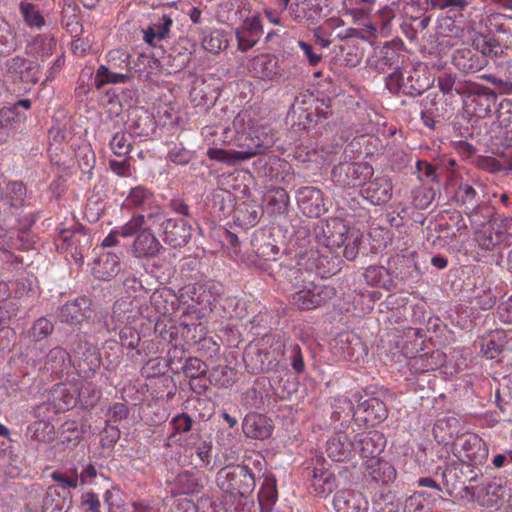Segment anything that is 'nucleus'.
I'll return each mask as SVG.
<instances>
[{"label":"nucleus","mask_w":512,"mask_h":512,"mask_svg":"<svg viewBox=\"0 0 512 512\" xmlns=\"http://www.w3.org/2000/svg\"><path fill=\"white\" fill-rule=\"evenodd\" d=\"M285 351L286 344L281 337L267 335L258 344L246 349L243 356L245 367L251 374L276 371Z\"/></svg>","instance_id":"f257e3e1"},{"label":"nucleus","mask_w":512,"mask_h":512,"mask_svg":"<svg viewBox=\"0 0 512 512\" xmlns=\"http://www.w3.org/2000/svg\"><path fill=\"white\" fill-rule=\"evenodd\" d=\"M217 487L231 498H247L255 487V475L244 464H228L222 467L215 477Z\"/></svg>","instance_id":"f03ea898"},{"label":"nucleus","mask_w":512,"mask_h":512,"mask_svg":"<svg viewBox=\"0 0 512 512\" xmlns=\"http://www.w3.org/2000/svg\"><path fill=\"white\" fill-rule=\"evenodd\" d=\"M254 148L249 147L245 151H213L212 159L226 162L228 164H236L238 162L246 161L255 155L264 153L267 149L273 146L274 136L271 134L269 127H262L255 129L251 134Z\"/></svg>","instance_id":"7ed1b4c3"},{"label":"nucleus","mask_w":512,"mask_h":512,"mask_svg":"<svg viewBox=\"0 0 512 512\" xmlns=\"http://www.w3.org/2000/svg\"><path fill=\"white\" fill-rule=\"evenodd\" d=\"M373 173V167L367 162H341L333 167L331 179L340 187L351 188L364 184Z\"/></svg>","instance_id":"20e7f679"},{"label":"nucleus","mask_w":512,"mask_h":512,"mask_svg":"<svg viewBox=\"0 0 512 512\" xmlns=\"http://www.w3.org/2000/svg\"><path fill=\"white\" fill-rule=\"evenodd\" d=\"M351 229L340 218H330L314 228V234L319 244L330 250L340 249L347 241Z\"/></svg>","instance_id":"39448f33"},{"label":"nucleus","mask_w":512,"mask_h":512,"mask_svg":"<svg viewBox=\"0 0 512 512\" xmlns=\"http://www.w3.org/2000/svg\"><path fill=\"white\" fill-rule=\"evenodd\" d=\"M90 236L85 233L82 226L74 224L70 228H61L55 239L56 249L60 252H68L72 257L82 259V251L88 246Z\"/></svg>","instance_id":"423d86ee"},{"label":"nucleus","mask_w":512,"mask_h":512,"mask_svg":"<svg viewBox=\"0 0 512 512\" xmlns=\"http://www.w3.org/2000/svg\"><path fill=\"white\" fill-rule=\"evenodd\" d=\"M467 113L477 118H485L491 112L495 94L471 82L467 92L462 95Z\"/></svg>","instance_id":"0eeeda50"},{"label":"nucleus","mask_w":512,"mask_h":512,"mask_svg":"<svg viewBox=\"0 0 512 512\" xmlns=\"http://www.w3.org/2000/svg\"><path fill=\"white\" fill-rule=\"evenodd\" d=\"M335 296V289L327 285H312L295 292L292 304L300 310L316 309L325 305Z\"/></svg>","instance_id":"6e6552de"},{"label":"nucleus","mask_w":512,"mask_h":512,"mask_svg":"<svg viewBox=\"0 0 512 512\" xmlns=\"http://www.w3.org/2000/svg\"><path fill=\"white\" fill-rule=\"evenodd\" d=\"M462 461L474 465L482 464L488 456L485 442L476 434L466 433L456 438L453 444Z\"/></svg>","instance_id":"1a4fd4ad"},{"label":"nucleus","mask_w":512,"mask_h":512,"mask_svg":"<svg viewBox=\"0 0 512 512\" xmlns=\"http://www.w3.org/2000/svg\"><path fill=\"white\" fill-rule=\"evenodd\" d=\"M92 300L86 296H80L62 305L57 312V318L61 323L70 326H79L85 320L91 318Z\"/></svg>","instance_id":"9d476101"},{"label":"nucleus","mask_w":512,"mask_h":512,"mask_svg":"<svg viewBox=\"0 0 512 512\" xmlns=\"http://www.w3.org/2000/svg\"><path fill=\"white\" fill-rule=\"evenodd\" d=\"M385 443L384 435L379 431H366L355 436L354 450L358 451L363 459H378Z\"/></svg>","instance_id":"9b49d317"},{"label":"nucleus","mask_w":512,"mask_h":512,"mask_svg":"<svg viewBox=\"0 0 512 512\" xmlns=\"http://www.w3.org/2000/svg\"><path fill=\"white\" fill-rule=\"evenodd\" d=\"M396 469L394 466L380 458L366 460L364 477L368 482L376 485H388L396 479Z\"/></svg>","instance_id":"f8f14e48"},{"label":"nucleus","mask_w":512,"mask_h":512,"mask_svg":"<svg viewBox=\"0 0 512 512\" xmlns=\"http://www.w3.org/2000/svg\"><path fill=\"white\" fill-rule=\"evenodd\" d=\"M354 415L368 426H375L387 418L385 403L378 398H368L360 402Z\"/></svg>","instance_id":"ddd939ff"},{"label":"nucleus","mask_w":512,"mask_h":512,"mask_svg":"<svg viewBox=\"0 0 512 512\" xmlns=\"http://www.w3.org/2000/svg\"><path fill=\"white\" fill-rule=\"evenodd\" d=\"M164 242L173 248L185 246L192 237V227L182 219L169 218L163 228Z\"/></svg>","instance_id":"4468645a"},{"label":"nucleus","mask_w":512,"mask_h":512,"mask_svg":"<svg viewBox=\"0 0 512 512\" xmlns=\"http://www.w3.org/2000/svg\"><path fill=\"white\" fill-rule=\"evenodd\" d=\"M72 507V495L69 490L60 489L59 485L47 488L42 500V512H68Z\"/></svg>","instance_id":"2eb2a0df"},{"label":"nucleus","mask_w":512,"mask_h":512,"mask_svg":"<svg viewBox=\"0 0 512 512\" xmlns=\"http://www.w3.org/2000/svg\"><path fill=\"white\" fill-rule=\"evenodd\" d=\"M333 505L337 512L368 511V501L362 493L355 490L338 491L334 496Z\"/></svg>","instance_id":"dca6fc26"},{"label":"nucleus","mask_w":512,"mask_h":512,"mask_svg":"<svg viewBox=\"0 0 512 512\" xmlns=\"http://www.w3.org/2000/svg\"><path fill=\"white\" fill-rule=\"evenodd\" d=\"M362 196L373 205L387 203L392 197V183L387 176L376 177L361 190Z\"/></svg>","instance_id":"f3484780"},{"label":"nucleus","mask_w":512,"mask_h":512,"mask_svg":"<svg viewBox=\"0 0 512 512\" xmlns=\"http://www.w3.org/2000/svg\"><path fill=\"white\" fill-rule=\"evenodd\" d=\"M9 74L19 78L22 82L37 83L39 81L38 65L21 56H15L6 61Z\"/></svg>","instance_id":"a211bd4d"},{"label":"nucleus","mask_w":512,"mask_h":512,"mask_svg":"<svg viewBox=\"0 0 512 512\" xmlns=\"http://www.w3.org/2000/svg\"><path fill=\"white\" fill-rule=\"evenodd\" d=\"M455 67L465 73H475L487 66V60L478 50L457 49L452 57Z\"/></svg>","instance_id":"6ab92c4d"},{"label":"nucleus","mask_w":512,"mask_h":512,"mask_svg":"<svg viewBox=\"0 0 512 512\" xmlns=\"http://www.w3.org/2000/svg\"><path fill=\"white\" fill-rule=\"evenodd\" d=\"M354 451V442L342 431L335 433L326 442L327 456L336 462L348 459Z\"/></svg>","instance_id":"aec40b11"},{"label":"nucleus","mask_w":512,"mask_h":512,"mask_svg":"<svg viewBox=\"0 0 512 512\" xmlns=\"http://www.w3.org/2000/svg\"><path fill=\"white\" fill-rule=\"evenodd\" d=\"M207 483V477L201 471H182L175 480L174 484L180 494H199L204 490Z\"/></svg>","instance_id":"412c9836"},{"label":"nucleus","mask_w":512,"mask_h":512,"mask_svg":"<svg viewBox=\"0 0 512 512\" xmlns=\"http://www.w3.org/2000/svg\"><path fill=\"white\" fill-rule=\"evenodd\" d=\"M250 71L263 80H274L281 73L278 59L271 54L260 55L250 62Z\"/></svg>","instance_id":"4be33fe9"},{"label":"nucleus","mask_w":512,"mask_h":512,"mask_svg":"<svg viewBox=\"0 0 512 512\" xmlns=\"http://www.w3.org/2000/svg\"><path fill=\"white\" fill-rule=\"evenodd\" d=\"M162 248L156 236L149 230H142L136 236L132 245V253L137 258H152L159 254Z\"/></svg>","instance_id":"5701e85b"},{"label":"nucleus","mask_w":512,"mask_h":512,"mask_svg":"<svg viewBox=\"0 0 512 512\" xmlns=\"http://www.w3.org/2000/svg\"><path fill=\"white\" fill-rule=\"evenodd\" d=\"M120 271L119 257L111 252L100 254L94 261L92 272L95 278L101 281H109Z\"/></svg>","instance_id":"b1692460"},{"label":"nucleus","mask_w":512,"mask_h":512,"mask_svg":"<svg viewBox=\"0 0 512 512\" xmlns=\"http://www.w3.org/2000/svg\"><path fill=\"white\" fill-rule=\"evenodd\" d=\"M392 265V276L402 282L418 281L420 279V270L411 257L396 255L389 260Z\"/></svg>","instance_id":"393cba45"},{"label":"nucleus","mask_w":512,"mask_h":512,"mask_svg":"<svg viewBox=\"0 0 512 512\" xmlns=\"http://www.w3.org/2000/svg\"><path fill=\"white\" fill-rule=\"evenodd\" d=\"M299 202L303 205L304 211L310 216H319L325 211L323 193L320 189L312 186L299 189Z\"/></svg>","instance_id":"a878e982"},{"label":"nucleus","mask_w":512,"mask_h":512,"mask_svg":"<svg viewBox=\"0 0 512 512\" xmlns=\"http://www.w3.org/2000/svg\"><path fill=\"white\" fill-rule=\"evenodd\" d=\"M479 226L480 228L475 232V241L483 250L491 251L506 239L504 232L492 223H484Z\"/></svg>","instance_id":"bb28decb"},{"label":"nucleus","mask_w":512,"mask_h":512,"mask_svg":"<svg viewBox=\"0 0 512 512\" xmlns=\"http://www.w3.org/2000/svg\"><path fill=\"white\" fill-rule=\"evenodd\" d=\"M244 433L254 439L268 438L272 433V426L267 418L260 414L248 415L243 422Z\"/></svg>","instance_id":"cd10ccee"},{"label":"nucleus","mask_w":512,"mask_h":512,"mask_svg":"<svg viewBox=\"0 0 512 512\" xmlns=\"http://www.w3.org/2000/svg\"><path fill=\"white\" fill-rule=\"evenodd\" d=\"M364 279L371 286L390 290L393 286L392 265L390 264L389 268L377 265L369 266L364 272Z\"/></svg>","instance_id":"c85d7f7f"},{"label":"nucleus","mask_w":512,"mask_h":512,"mask_svg":"<svg viewBox=\"0 0 512 512\" xmlns=\"http://www.w3.org/2000/svg\"><path fill=\"white\" fill-rule=\"evenodd\" d=\"M73 353L79 362V367H82V362L86 364L87 369L94 370L100 365V358L96 348L87 341L79 339L73 346Z\"/></svg>","instance_id":"c756f323"},{"label":"nucleus","mask_w":512,"mask_h":512,"mask_svg":"<svg viewBox=\"0 0 512 512\" xmlns=\"http://www.w3.org/2000/svg\"><path fill=\"white\" fill-rule=\"evenodd\" d=\"M156 202L154 193L145 186L139 185L132 188L125 199L127 208H140L145 210Z\"/></svg>","instance_id":"7c9ffc66"},{"label":"nucleus","mask_w":512,"mask_h":512,"mask_svg":"<svg viewBox=\"0 0 512 512\" xmlns=\"http://www.w3.org/2000/svg\"><path fill=\"white\" fill-rule=\"evenodd\" d=\"M415 71H405V73L393 72L390 77L396 79L398 86L402 89L403 93L411 96L421 95L425 90L426 86L418 78L414 77Z\"/></svg>","instance_id":"2f4dec72"},{"label":"nucleus","mask_w":512,"mask_h":512,"mask_svg":"<svg viewBox=\"0 0 512 512\" xmlns=\"http://www.w3.org/2000/svg\"><path fill=\"white\" fill-rule=\"evenodd\" d=\"M457 198L460 205L464 206L465 210H467L477 203H480L481 200L486 198V195L484 193V187L481 184L472 186L467 183H462L458 187Z\"/></svg>","instance_id":"473e14b6"},{"label":"nucleus","mask_w":512,"mask_h":512,"mask_svg":"<svg viewBox=\"0 0 512 512\" xmlns=\"http://www.w3.org/2000/svg\"><path fill=\"white\" fill-rule=\"evenodd\" d=\"M254 252L264 260H277L280 253L279 247L273 243L270 237L265 234L255 235L251 241Z\"/></svg>","instance_id":"72a5a7b5"},{"label":"nucleus","mask_w":512,"mask_h":512,"mask_svg":"<svg viewBox=\"0 0 512 512\" xmlns=\"http://www.w3.org/2000/svg\"><path fill=\"white\" fill-rule=\"evenodd\" d=\"M502 493L503 486L496 481H490L478 489L477 500L482 506L494 507L501 499Z\"/></svg>","instance_id":"f704fd0d"},{"label":"nucleus","mask_w":512,"mask_h":512,"mask_svg":"<svg viewBox=\"0 0 512 512\" xmlns=\"http://www.w3.org/2000/svg\"><path fill=\"white\" fill-rule=\"evenodd\" d=\"M471 82L457 81V76L452 73H442L437 77V87L443 94L455 91L462 97L469 89Z\"/></svg>","instance_id":"c9c22d12"},{"label":"nucleus","mask_w":512,"mask_h":512,"mask_svg":"<svg viewBox=\"0 0 512 512\" xmlns=\"http://www.w3.org/2000/svg\"><path fill=\"white\" fill-rule=\"evenodd\" d=\"M493 22L498 41L505 49L512 48V17L497 15L493 17Z\"/></svg>","instance_id":"e433bc0d"},{"label":"nucleus","mask_w":512,"mask_h":512,"mask_svg":"<svg viewBox=\"0 0 512 512\" xmlns=\"http://www.w3.org/2000/svg\"><path fill=\"white\" fill-rule=\"evenodd\" d=\"M19 11L28 27L40 29L45 26L44 16L35 4L27 1H21L19 4Z\"/></svg>","instance_id":"4c0bfd02"},{"label":"nucleus","mask_w":512,"mask_h":512,"mask_svg":"<svg viewBox=\"0 0 512 512\" xmlns=\"http://www.w3.org/2000/svg\"><path fill=\"white\" fill-rule=\"evenodd\" d=\"M465 214L468 216L471 224L479 226L484 223H491L490 218L492 217L493 209L489 205V201L484 198L480 203L465 210Z\"/></svg>","instance_id":"58836bf2"},{"label":"nucleus","mask_w":512,"mask_h":512,"mask_svg":"<svg viewBox=\"0 0 512 512\" xmlns=\"http://www.w3.org/2000/svg\"><path fill=\"white\" fill-rule=\"evenodd\" d=\"M132 79L129 73H119L111 70L110 67L101 65L95 76V82L97 88L102 87L105 84H117L127 83Z\"/></svg>","instance_id":"ea45409f"},{"label":"nucleus","mask_w":512,"mask_h":512,"mask_svg":"<svg viewBox=\"0 0 512 512\" xmlns=\"http://www.w3.org/2000/svg\"><path fill=\"white\" fill-rule=\"evenodd\" d=\"M27 190L22 182L14 181L7 184L4 200L11 207L20 208L25 205Z\"/></svg>","instance_id":"a19ab883"},{"label":"nucleus","mask_w":512,"mask_h":512,"mask_svg":"<svg viewBox=\"0 0 512 512\" xmlns=\"http://www.w3.org/2000/svg\"><path fill=\"white\" fill-rule=\"evenodd\" d=\"M140 213L144 220V229L151 231L152 228L160 226L164 228L169 218L166 217L164 210L155 202Z\"/></svg>","instance_id":"79ce46f5"},{"label":"nucleus","mask_w":512,"mask_h":512,"mask_svg":"<svg viewBox=\"0 0 512 512\" xmlns=\"http://www.w3.org/2000/svg\"><path fill=\"white\" fill-rule=\"evenodd\" d=\"M236 371L229 366H216L208 376L211 384L219 387H229L235 382Z\"/></svg>","instance_id":"37998d69"},{"label":"nucleus","mask_w":512,"mask_h":512,"mask_svg":"<svg viewBox=\"0 0 512 512\" xmlns=\"http://www.w3.org/2000/svg\"><path fill=\"white\" fill-rule=\"evenodd\" d=\"M399 53L392 46H384L375 61V67L380 72H387L391 68H398Z\"/></svg>","instance_id":"c03bdc74"},{"label":"nucleus","mask_w":512,"mask_h":512,"mask_svg":"<svg viewBox=\"0 0 512 512\" xmlns=\"http://www.w3.org/2000/svg\"><path fill=\"white\" fill-rule=\"evenodd\" d=\"M110 149L117 157H125L132 150V135L125 132H117L109 142Z\"/></svg>","instance_id":"a18cd8bd"},{"label":"nucleus","mask_w":512,"mask_h":512,"mask_svg":"<svg viewBox=\"0 0 512 512\" xmlns=\"http://www.w3.org/2000/svg\"><path fill=\"white\" fill-rule=\"evenodd\" d=\"M130 129L137 136H147L155 130V123L150 114L142 111L140 115H135L131 119Z\"/></svg>","instance_id":"49530a36"},{"label":"nucleus","mask_w":512,"mask_h":512,"mask_svg":"<svg viewBox=\"0 0 512 512\" xmlns=\"http://www.w3.org/2000/svg\"><path fill=\"white\" fill-rule=\"evenodd\" d=\"M16 46V33L8 22L0 18V54H9Z\"/></svg>","instance_id":"de8ad7c7"},{"label":"nucleus","mask_w":512,"mask_h":512,"mask_svg":"<svg viewBox=\"0 0 512 512\" xmlns=\"http://www.w3.org/2000/svg\"><path fill=\"white\" fill-rule=\"evenodd\" d=\"M201 44L205 50L215 54L228 47L224 32L217 29L204 36Z\"/></svg>","instance_id":"09e8293b"},{"label":"nucleus","mask_w":512,"mask_h":512,"mask_svg":"<svg viewBox=\"0 0 512 512\" xmlns=\"http://www.w3.org/2000/svg\"><path fill=\"white\" fill-rule=\"evenodd\" d=\"M335 479L331 473L314 469L312 486L317 494L331 493Z\"/></svg>","instance_id":"8fccbe9b"},{"label":"nucleus","mask_w":512,"mask_h":512,"mask_svg":"<svg viewBox=\"0 0 512 512\" xmlns=\"http://www.w3.org/2000/svg\"><path fill=\"white\" fill-rule=\"evenodd\" d=\"M77 160L81 172L87 176V179H91L96 164L94 151L87 146L81 148L77 154Z\"/></svg>","instance_id":"3c124183"},{"label":"nucleus","mask_w":512,"mask_h":512,"mask_svg":"<svg viewBox=\"0 0 512 512\" xmlns=\"http://www.w3.org/2000/svg\"><path fill=\"white\" fill-rule=\"evenodd\" d=\"M61 23L66 30L71 33L78 35L82 31L80 24V18L76 13L75 7L68 5L62 10Z\"/></svg>","instance_id":"603ef678"},{"label":"nucleus","mask_w":512,"mask_h":512,"mask_svg":"<svg viewBox=\"0 0 512 512\" xmlns=\"http://www.w3.org/2000/svg\"><path fill=\"white\" fill-rule=\"evenodd\" d=\"M15 115L13 109H0V145L6 143L11 137Z\"/></svg>","instance_id":"864d4df0"},{"label":"nucleus","mask_w":512,"mask_h":512,"mask_svg":"<svg viewBox=\"0 0 512 512\" xmlns=\"http://www.w3.org/2000/svg\"><path fill=\"white\" fill-rule=\"evenodd\" d=\"M182 369L186 377L190 379H198L206 375L208 366L197 357H189L186 359Z\"/></svg>","instance_id":"5fc2aeb1"},{"label":"nucleus","mask_w":512,"mask_h":512,"mask_svg":"<svg viewBox=\"0 0 512 512\" xmlns=\"http://www.w3.org/2000/svg\"><path fill=\"white\" fill-rule=\"evenodd\" d=\"M478 52L483 55L489 62V59H496L504 54L505 47L498 41L497 38L483 40L482 44H478Z\"/></svg>","instance_id":"6e6d98bb"},{"label":"nucleus","mask_w":512,"mask_h":512,"mask_svg":"<svg viewBox=\"0 0 512 512\" xmlns=\"http://www.w3.org/2000/svg\"><path fill=\"white\" fill-rule=\"evenodd\" d=\"M51 478L60 484V489H74L79 485V477L76 469H72L69 472L54 471L51 474Z\"/></svg>","instance_id":"4d7b16f0"},{"label":"nucleus","mask_w":512,"mask_h":512,"mask_svg":"<svg viewBox=\"0 0 512 512\" xmlns=\"http://www.w3.org/2000/svg\"><path fill=\"white\" fill-rule=\"evenodd\" d=\"M169 425L173 430L172 433L168 436V439L171 440L177 434L186 433L192 430L193 419L188 414L181 413L173 417L169 422Z\"/></svg>","instance_id":"13d9d810"},{"label":"nucleus","mask_w":512,"mask_h":512,"mask_svg":"<svg viewBox=\"0 0 512 512\" xmlns=\"http://www.w3.org/2000/svg\"><path fill=\"white\" fill-rule=\"evenodd\" d=\"M290 365L295 373L303 374L305 372V363L302 350L298 344H291L286 351Z\"/></svg>","instance_id":"bf43d9fd"},{"label":"nucleus","mask_w":512,"mask_h":512,"mask_svg":"<svg viewBox=\"0 0 512 512\" xmlns=\"http://www.w3.org/2000/svg\"><path fill=\"white\" fill-rule=\"evenodd\" d=\"M360 244H361V237H360L359 233L355 230H352L351 233L347 236L346 243L343 244L344 257L349 261L354 260L359 253Z\"/></svg>","instance_id":"052dcab7"},{"label":"nucleus","mask_w":512,"mask_h":512,"mask_svg":"<svg viewBox=\"0 0 512 512\" xmlns=\"http://www.w3.org/2000/svg\"><path fill=\"white\" fill-rule=\"evenodd\" d=\"M54 330V325L48 319L41 317L37 319L31 330L30 334L35 340H41L49 336Z\"/></svg>","instance_id":"680f3d73"},{"label":"nucleus","mask_w":512,"mask_h":512,"mask_svg":"<svg viewBox=\"0 0 512 512\" xmlns=\"http://www.w3.org/2000/svg\"><path fill=\"white\" fill-rule=\"evenodd\" d=\"M126 276L123 280L125 293L132 298H137L141 291L148 292L142 284V281L134 274L125 272Z\"/></svg>","instance_id":"e2e57ef3"},{"label":"nucleus","mask_w":512,"mask_h":512,"mask_svg":"<svg viewBox=\"0 0 512 512\" xmlns=\"http://www.w3.org/2000/svg\"><path fill=\"white\" fill-rule=\"evenodd\" d=\"M167 158L176 165H186L192 158V154L182 144H174L170 147Z\"/></svg>","instance_id":"0e129e2a"},{"label":"nucleus","mask_w":512,"mask_h":512,"mask_svg":"<svg viewBox=\"0 0 512 512\" xmlns=\"http://www.w3.org/2000/svg\"><path fill=\"white\" fill-rule=\"evenodd\" d=\"M144 230L143 216L134 215L125 225L119 229L120 236L127 238Z\"/></svg>","instance_id":"69168bd1"},{"label":"nucleus","mask_w":512,"mask_h":512,"mask_svg":"<svg viewBox=\"0 0 512 512\" xmlns=\"http://www.w3.org/2000/svg\"><path fill=\"white\" fill-rule=\"evenodd\" d=\"M80 508L83 512H101V503L97 494L85 492L81 495Z\"/></svg>","instance_id":"338daca9"},{"label":"nucleus","mask_w":512,"mask_h":512,"mask_svg":"<svg viewBox=\"0 0 512 512\" xmlns=\"http://www.w3.org/2000/svg\"><path fill=\"white\" fill-rule=\"evenodd\" d=\"M497 121L501 127L512 133V106L510 103L500 105L497 111Z\"/></svg>","instance_id":"774afa93"}]
</instances>
